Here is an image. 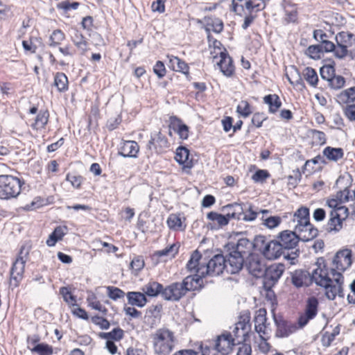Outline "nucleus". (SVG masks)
Segmentation results:
<instances>
[{"instance_id":"a878e982","label":"nucleus","mask_w":355,"mask_h":355,"mask_svg":"<svg viewBox=\"0 0 355 355\" xmlns=\"http://www.w3.org/2000/svg\"><path fill=\"white\" fill-rule=\"evenodd\" d=\"M139 146L135 141H125L120 148L119 154L123 157H137Z\"/></svg>"},{"instance_id":"4d7b16f0","label":"nucleus","mask_w":355,"mask_h":355,"mask_svg":"<svg viewBox=\"0 0 355 355\" xmlns=\"http://www.w3.org/2000/svg\"><path fill=\"white\" fill-rule=\"evenodd\" d=\"M313 37L320 44H334L328 40V35L321 29L315 30L313 33Z\"/></svg>"},{"instance_id":"f257e3e1","label":"nucleus","mask_w":355,"mask_h":355,"mask_svg":"<svg viewBox=\"0 0 355 355\" xmlns=\"http://www.w3.org/2000/svg\"><path fill=\"white\" fill-rule=\"evenodd\" d=\"M316 263L317 268L311 274V282L324 288L325 295L330 300H334L337 295L344 297L343 275L334 268L329 269L322 258L318 259Z\"/></svg>"},{"instance_id":"8fccbe9b","label":"nucleus","mask_w":355,"mask_h":355,"mask_svg":"<svg viewBox=\"0 0 355 355\" xmlns=\"http://www.w3.org/2000/svg\"><path fill=\"white\" fill-rule=\"evenodd\" d=\"M101 337L103 338H105L107 340H120L123 338L124 336L123 330L121 328H115L112 331L107 333H101L100 334Z\"/></svg>"},{"instance_id":"c9c22d12","label":"nucleus","mask_w":355,"mask_h":355,"mask_svg":"<svg viewBox=\"0 0 355 355\" xmlns=\"http://www.w3.org/2000/svg\"><path fill=\"white\" fill-rule=\"evenodd\" d=\"M251 245V243L248 239L242 238L238 240L236 244L232 243H229L228 247L232 251L239 252V254L244 257L247 254L245 250L249 249Z\"/></svg>"},{"instance_id":"37998d69","label":"nucleus","mask_w":355,"mask_h":355,"mask_svg":"<svg viewBox=\"0 0 355 355\" xmlns=\"http://www.w3.org/2000/svg\"><path fill=\"white\" fill-rule=\"evenodd\" d=\"M302 75L306 81L312 87H316L318 83V76L315 70L310 67H306Z\"/></svg>"},{"instance_id":"393cba45","label":"nucleus","mask_w":355,"mask_h":355,"mask_svg":"<svg viewBox=\"0 0 355 355\" xmlns=\"http://www.w3.org/2000/svg\"><path fill=\"white\" fill-rule=\"evenodd\" d=\"M26 263L19 260H15L10 270V284L14 282V285L17 286L19 282L23 278Z\"/></svg>"},{"instance_id":"6e6d98bb","label":"nucleus","mask_w":355,"mask_h":355,"mask_svg":"<svg viewBox=\"0 0 355 355\" xmlns=\"http://www.w3.org/2000/svg\"><path fill=\"white\" fill-rule=\"evenodd\" d=\"M179 247L175 244L171 245L165 248L162 250H158L155 252V255L161 257L164 256H171L172 257H175L176 254L178 252Z\"/></svg>"},{"instance_id":"aec40b11","label":"nucleus","mask_w":355,"mask_h":355,"mask_svg":"<svg viewBox=\"0 0 355 355\" xmlns=\"http://www.w3.org/2000/svg\"><path fill=\"white\" fill-rule=\"evenodd\" d=\"M347 218H344L343 214H338L336 211H331L329 213V219L327 224V230L329 232H338L343 228V221Z\"/></svg>"},{"instance_id":"0e129e2a","label":"nucleus","mask_w":355,"mask_h":355,"mask_svg":"<svg viewBox=\"0 0 355 355\" xmlns=\"http://www.w3.org/2000/svg\"><path fill=\"white\" fill-rule=\"evenodd\" d=\"M60 294L67 303L71 304V305H76V297L71 293L67 287H61L60 288Z\"/></svg>"},{"instance_id":"f3484780","label":"nucleus","mask_w":355,"mask_h":355,"mask_svg":"<svg viewBox=\"0 0 355 355\" xmlns=\"http://www.w3.org/2000/svg\"><path fill=\"white\" fill-rule=\"evenodd\" d=\"M291 282L297 288L309 286L312 284L311 273L306 270H295L291 272Z\"/></svg>"},{"instance_id":"864d4df0","label":"nucleus","mask_w":355,"mask_h":355,"mask_svg":"<svg viewBox=\"0 0 355 355\" xmlns=\"http://www.w3.org/2000/svg\"><path fill=\"white\" fill-rule=\"evenodd\" d=\"M87 302L89 306L93 309L101 312L103 315L107 314V309L101 304L95 295L92 294V295L89 296L87 297Z\"/></svg>"},{"instance_id":"0eeeda50","label":"nucleus","mask_w":355,"mask_h":355,"mask_svg":"<svg viewBox=\"0 0 355 355\" xmlns=\"http://www.w3.org/2000/svg\"><path fill=\"white\" fill-rule=\"evenodd\" d=\"M285 266L282 263H273L266 267L262 276L263 288L270 291L278 282L283 275Z\"/></svg>"},{"instance_id":"bb28decb","label":"nucleus","mask_w":355,"mask_h":355,"mask_svg":"<svg viewBox=\"0 0 355 355\" xmlns=\"http://www.w3.org/2000/svg\"><path fill=\"white\" fill-rule=\"evenodd\" d=\"M205 277V276H199L197 273L186 277L182 282L186 293L201 288L203 283L202 278Z\"/></svg>"},{"instance_id":"4be33fe9","label":"nucleus","mask_w":355,"mask_h":355,"mask_svg":"<svg viewBox=\"0 0 355 355\" xmlns=\"http://www.w3.org/2000/svg\"><path fill=\"white\" fill-rule=\"evenodd\" d=\"M277 326L276 336L277 337H287L296 330V327L282 318H275Z\"/></svg>"},{"instance_id":"3c124183","label":"nucleus","mask_w":355,"mask_h":355,"mask_svg":"<svg viewBox=\"0 0 355 355\" xmlns=\"http://www.w3.org/2000/svg\"><path fill=\"white\" fill-rule=\"evenodd\" d=\"M266 214H262L261 220L263 224L270 229L277 227L282 221V219L278 216H266Z\"/></svg>"},{"instance_id":"c756f323","label":"nucleus","mask_w":355,"mask_h":355,"mask_svg":"<svg viewBox=\"0 0 355 355\" xmlns=\"http://www.w3.org/2000/svg\"><path fill=\"white\" fill-rule=\"evenodd\" d=\"M205 31L216 33H220L223 29V23L221 19L215 17H205L204 18Z\"/></svg>"},{"instance_id":"4468645a","label":"nucleus","mask_w":355,"mask_h":355,"mask_svg":"<svg viewBox=\"0 0 355 355\" xmlns=\"http://www.w3.org/2000/svg\"><path fill=\"white\" fill-rule=\"evenodd\" d=\"M236 345L237 343L236 340H234L232 334L229 331H224L217 336L214 348L218 352L229 354L232 351L233 347Z\"/></svg>"},{"instance_id":"052dcab7","label":"nucleus","mask_w":355,"mask_h":355,"mask_svg":"<svg viewBox=\"0 0 355 355\" xmlns=\"http://www.w3.org/2000/svg\"><path fill=\"white\" fill-rule=\"evenodd\" d=\"M162 306L160 304L150 306L146 313V317L154 318L155 319H159L161 317V311Z\"/></svg>"},{"instance_id":"58836bf2","label":"nucleus","mask_w":355,"mask_h":355,"mask_svg":"<svg viewBox=\"0 0 355 355\" xmlns=\"http://www.w3.org/2000/svg\"><path fill=\"white\" fill-rule=\"evenodd\" d=\"M324 46H309L305 51V54L311 59L320 60L324 56Z\"/></svg>"},{"instance_id":"7c9ffc66","label":"nucleus","mask_w":355,"mask_h":355,"mask_svg":"<svg viewBox=\"0 0 355 355\" xmlns=\"http://www.w3.org/2000/svg\"><path fill=\"white\" fill-rule=\"evenodd\" d=\"M128 302L131 306L144 307L148 302V300L142 292L131 291L126 294Z\"/></svg>"},{"instance_id":"bf43d9fd","label":"nucleus","mask_w":355,"mask_h":355,"mask_svg":"<svg viewBox=\"0 0 355 355\" xmlns=\"http://www.w3.org/2000/svg\"><path fill=\"white\" fill-rule=\"evenodd\" d=\"M328 83L332 89H339L344 87L345 79L342 76L334 74Z\"/></svg>"},{"instance_id":"a211bd4d","label":"nucleus","mask_w":355,"mask_h":355,"mask_svg":"<svg viewBox=\"0 0 355 355\" xmlns=\"http://www.w3.org/2000/svg\"><path fill=\"white\" fill-rule=\"evenodd\" d=\"M168 147V140L160 132L155 134L154 137L151 136V139L148 144V148L149 150L153 148L156 153H162Z\"/></svg>"},{"instance_id":"49530a36","label":"nucleus","mask_w":355,"mask_h":355,"mask_svg":"<svg viewBox=\"0 0 355 355\" xmlns=\"http://www.w3.org/2000/svg\"><path fill=\"white\" fill-rule=\"evenodd\" d=\"M293 220L297 224H302L303 222L309 221V209L307 207H302L298 209L293 215Z\"/></svg>"},{"instance_id":"79ce46f5","label":"nucleus","mask_w":355,"mask_h":355,"mask_svg":"<svg viewBox=\"0 0 355 355\" xmlns=\"http://www.w3.org/2000/svg\"><path fill=\"white\" fill-rule=\"evenodd\" d=\"M53 85L60 92L67 91L68 89V78L67 76L64 73L58 72L55 75Z\"/></svg>"},{"instance_id":"338daca9","label":"nucleus","mask_w":355,"mask_h":355,"mask_svg":"<svg viewBox=\"0 0 355 355\" xmlns=\"http://www.w3.org/2000/svg\"><path fill=\"white\" fill-rule=\"evenodd\" d=\"M268 242L264 236L259 235L255 237L253 245L254 248L263 254L264 247L268 244Z\"/></svg>"},{"instance_id":"412c9836","label":"nucleus","mask_w":355,"mask_h":355,"mask_svg":"<svg viewBox=\"0 0 355 355\" xmlns=\"http://www.w3.org/2000/svg\"><path fill=\"white\" fill-rule=\"evenodd\" d=\"M204 263L205 260H202V254L198 250H196L193 252L187 262V268L190 272L197 273L199 276H203L199 271L202 266H205Z\"/></svg>"},{"instance_id":"5fc2aeb1","label":"nucleus","mask_w":355,"mask_h":355,"mask_svg":"<svg viewBox=\"0 0 355 355\" xmlns=\"http://www.w3.org/2000/svg\"><path fill=\"white\" fill-rule=\"evenodd\" d=\"M107 295L112 300L116 301L117 300L122 299L125 295V292L114 286H107Z\"/></svg>"},{"instance_id":"2f4dec72","label":"nucleus","mask_w":355,"mask_h":355,"mask_svg":"<svg viewBox=\"0 0 355 355\" xmlns=\"http://www.w3.org/2000/svg\"><path fill=\"white\" fill-rule=\"evenodd\" d=\"M168 58V67L173 71L182 72L184 74L189 73V66L187 64L181 60L180 58L175 56H169Z\"/></svg>"},{"instance_id":"c03bdc74","label":"nucleus","mask_w":355,"mask_h":355,"mask_svg":"<svg viewBox=\"0 0 355 355\" xmlns=\"http://www.w3.org/2000/svg\"><path fill=\"white\" fill-rule=\"evenodd\" d=\"M337 44H353L355 43V34L349 31H341L336 36Z\"/></svg>"},{"instance_id":"a18cd8bd","label":"nucleus","mask_w":355,"mask_h":355,"mask_svg":"<svg viewBox=\"0 0 355 355\" xmlns=\"http://www.w3.org/2000/svg\"><path fill=\"white\" fill-rule=\"evenodd\" d=\"M49 117V113L46 110H41L35 121V123L33 125V128L35 129L42 128L47 124Z\"/></svg>"},{"instance_id":"a19ab883","label":"nucleus","mask_w":355,"mask_h":355,"mask_svg":"<svg viewBox=\"0 0 355 355\" xmlns=\"http://www.w3.org/2000/svg\"><path fill=\"white\" fill-rule=\"evenodd\" d=\"M326 205L332 209L331 211H343V215L344 218H347L349 215V209L345 206H342L340 200L336 197L327 200Z\"/></svg>"},{"instance_id":"13d9d810","label":"nucleus","mask_w":355,"mask_h":355,"mask_svg":"<svg viewBox=\"0 0 355 355\" xmlns=\"http://www.w3.org/2000/svg\"><path fill=\"white\" fill-rule=\"evenodd\" d=\"M236 112L244 118L249 116L252 113L249 103L246 101H241L237 105Z\"/></svg>"},{"instance_id":"f03ea898","label":"nucleus","mask_w":355,"mask_h":355,"mask_svg":"<svg viewBox=\"0 0 355 355\" xmlns=\"http://www.w3.org/2000/svg\"><path fill=\"white\" fill-rule=\"evenodd\" d=\"M152 338L154 352L158 355H168L177 341L174 332L165 327L157 329Z\"/></svg>"},{"instance_id":"f704fd0d","label":"nucleus","mask_w":355,"mask_h":355,"mask_svg":"<svg viewBox=\"0 0 355 355\" xmlns=\"http://www.w3.org/2000/svg\"><path fill=\"white\" fill-rule=\"evenodd\" d=\"M67 227L66 226H58L55 227L46 240V245L49 247L54 246L58 241L62 240L63 236L67 234Z\"/></svg>"},{"instance_id":"c85d7f7f","label":"nucleus","mask_w":355,"mask_h":355,"mask_svg":"<svg viewBox=\"0 0 355 355\" xmlns=\"http://www.w3.org/2000/svg\"><path fill=\"white\" fill-rule=\"evenodd\" d=\"M223 210L226 211L229 220H242V215H243V206L242 204L236 202L233 204H229L223 207Z\"/></svg>"},{"instance_id":"423d86ee","label":"nucleus","mask_w":355,"mask_h":355,"mask_svg":"<svg viewBox=\"0 0 355 355\" xmlns=\"http://www.w3.org/2000/svg\"><path fill=\"white\" fill-rule=\"evenodd\" d=\"M204 263L199 271L203 276H218L225 270V257L221 254H215L209 261L205 260Z\"/></svg>"},{"instance_id":"f8f14e48","label":"nucleus","mask_w":355,"mask_h":355,"mask_svg":"<svg viewBox=\"0 0 355 355\" xmlns=\"http://www.w3.org/2000/svg\"><path fill=\"white\" fill-rule=\"evenodd\" d=\"M186 294L182 282H173L164 288L162 297L167 301L178 302Z\"/></svg>"},{"instance_id":"ea45409f","label":"nucleus","mask_w":355,"mask_h":355,"mask_svg":"<svg viewBox=\"0 0 355 355\" xmlns=\"http://www.w3.org/2000/svg\"><path fill=\"white\" fill-rule=\"evenodd\" d=\"M207 218L214 223L216 222L217 223L218 228L227 225L230 221L227 214L225 215H223L214 211H210L208 213Z\"/></svg>"},{"instance_id":"680f3d73","label":"nucleus","mask_w":355,"mask_h":355,"mask_svg":"<svg viewBox=\"0 0 355 355\" xmlns=\"http://www.w3.org/2000/svg\"><path fill=\"white\" fill-rule=\"evenodd\" d=\"M320 73L323 80H326L329 82L335 74V69L331 65H324L320 68Z\"/></svg>"},{"instance_id":"2eb2a0df","label":"nucleus","mask_w":355,"mask_h":355,"mask_svg":"<svg viewBox=\"0 0 355 355\" xmlns=\"http://www.w3.org/2000/svg\"><path fill=\"white\" fill-rule=\"evenodd\" d=\"M295 231L299 241L307 242L315 239L318 234V230L310 222H303L296 224Z\"/></svg>"},{"instance_id":"e433bc0d","label":"nucleus","mask_w":355,"mask_h":355,"mask_svg":"<svg viewBox=\"0 0 355 355\" xmlns=\"http://www.w3.org/2000/svg\"><path fill=\"white\" fill-rule=\"evenodd\" d=\"M337 101L340 104L355 102V86L346 89L338 94Z\"/></svg>"},{"instance_id":"e2e57ef3","label":"nucleus","mask_w":355,"mask_h":355,"mask_svg":"<svg viewBox=\"0 0 355 355\" xmlns=\"http://www.w3.org/2000/svg\"><path fill=\"white\" fill-rule=\"evenodd\" d=\"M270 177L268 171L263 169H258L252 176V179L254 182L263 183Z\"/></svg>"},{"instance_id":"4c0bfd02","label":"nucleus","mask_w":355,"mask_h":355,"mask_svg":"<svg viewBox=\"0 0 355 355\" xmlns=\"http://www.w3.org/2000/svg\"><path fill=\"white\" fill-rule=\"evenodd\" d=\"M263 102L268 105L269 112L270 113H275L282 106V102L278 95L268 94L264 96Z\"/></svg>"},{"instance_id":"ddd939ff","label":"nucleus","mask_w":355,"mask_h":355,"mask_svg":"<svg viewBox=\"0 0 355 355\" xmlns=\"http://www.w3.org/2000/svg\"><path fill=\"white\" fill-rule=\"evenodd\" d=\"M334 269L336 272H344L352 264V251L349 249H344L338 251L334 256L332 261Z\"/></svg>"},{"instance_id":"9d476101","label":"nucleus","mask_w":355,"mask_h":355,"mask_svg":"<svg viewBox=\"0 0 355 355\" xmlns=\"http://www.w3.org/2000/svg\"><path fill=\"white\" fill-rule=\"evenodd\" d=\"M318 300L315 297H310L306 300L304 313L300 315L298 318V324L302 328L306 326L309 322L313 320L318 314Z\"/></svg>"},{"instance_id":"603ef678","label":"nucleus","mask_w":355,"mask_h":355,"mask_svg":"<svg viewBox=\"0 0 355 355\" xmlns=\"http://www.w3.org/2000/svg\"><path fill=\"white\" fill-rule=\"evenodd\" d=\"M31 352L39 355H52L53 347L46 343H38L31 349Z\"/></svg>"},{"instance_id":"09e8293b","label":"nucleus","mask_w":355,"mask_h":355,"mask_svg":"<svg viewBox=\"0 0 355 355\" xmlns=\"http://www.w3.org/2000/svg\"><path fill=\"white\" fill-rule=\"evenodd\" d=\"M326 53H333L338 58H343L347 54V46H324Z\"/></svg>"},{"instance_id":"6ab92c4d","label":"nucleus","mask_w":355,"mask_h":355,"mask_svg":"<svg viewBox=\"0 0 355 355\" xmlns=\"http://www.w3.org/2000/svg\"><path fill=\"white\" fill-rule=\"evenodd\" d=\"M175 159L180 164L183 165V170L188 173L193 166V160L189 159V150L184 146H179L176 149Z\"/></svg>"},{"instance_id":"20e7f679","label":"nucleus","mask_w":355,"mask_h":355,"mask_svg":"<svg viewBox=\"0 0 355 355\" xmlns=\"http://www.w3.org/2000/svg\"><path fill=\"white\" fill-rule=\"evenodd\" d=\"M298 250L292 251L291 253L286 252L277 241H270L264 247L263 255L269 260L276 259L282 255L284 259L291 260V264H294V260L298 257Z\"/></svg>"},{"instance_id":"39448f33","label":"nucleus","mask_w":355,"mask_h":355,"mask_svg":"<svg viewBox=\"0 0 355 355\" xmlns=\"http://www.w3.org/2000/svg\"><path fill=\"white\" fill-rule=\"evenodd\" d=\"M215 53L213 55L214 60L218 58L219 55V60L216 62L220 71L227 77H231L234 73V66L232 58L229 55L225 49H221L220 46H213V50L211 51V54Z\"/></svg>"},{"instance_id":"cd10ccee","label":"nucleus","mask_w":355,"mask_h":355,"mask_svg":"<svg viewBox=\"0 0 355 355\" xmlns=\"http://www.w3.org/2000/svg\"><path fill=\"white\" fill-rule=\"evenodd\" d=\"M164 287L162 284L155 281H150L141 288L142 292L148 297H157L159 295L162 296Z\"/></svg>"},{"instance_id":"72a5a7b5","label":"nucleus","mask_w":355,"mask_h":355,"mask_svg":"<svg viewBox=\"0 0 355 355\" xmlns=\"http://www.w3.org/2000/svg\"><path fill=\"white\" fill-rule=\"evenodd\" d=\"M322 154L328 160L336 162L343 157L344 150L341 148L327 146L324 148Z\"/></svg>"},{"instance_id":"b1692460","label":"nucleus","mask_w":355,"mask_h":355,"mask_svg":"<svg viewBox=\"0 0 355 355\" xmlns=\"http://www.w3.org/2000/svg\"><path fill=\"white\" fill-rule=\"evenodd\" d=\"M170 128L177 132L181 139H187L189 137V127L183 123L177 116L170 117Z\"/></svg>"},{"instance_id":"6e6552de","label":"nucleus","mask_w":355,"mask_h":355,"mask_svg":"<svg viewBox=\"0 0 355 355\" xmlns=\"http://www.w3.org/2000/svg\"><path fill=\"white\" fill-rule=\"evenodd\" d=\"M245 268L256 278L262 277L266 268L265 260L257 254H250L245 260Z\"/></svg>"},{"instance_id":"69168bd1","label":"nucleus","mask_w":355,"mask_h":355,"mask_svg":"<svg viewBox=\"0 0 355 355\" xmlns=\"http://www.w3.org/2000/svg\"><path fill=\"white\" fill-rule=\"evenodd\" d=\"M266 310L265 309H259L255 313L254 318V325L259 326L263 323H266Z\"/></svg>"},{"instance_id":"7ed1b4c3","label":"nucleus","mask_w":355,"mask_h":355,"mask_svg":"<svg viewBox=\"0 0 355 355\" xmlns=\"http://www.w3.org/2000/svg\"><path fill=\"white\" fill-rule=\"evenodd\" d=\"M23 182L17 178L8 175H0V199L16 198L21 192Z\"/></svg>"},{"instance_id":"dca6fc26","label":"nucleus","mask_w":355,"mask_h":355,"mask_svg":"<svg viewBox=\"0 0 355 355\" xmlns=\"http://www.w3.org/2000/svg\"><path fill=\"white\" fill-rule=\"evenodd\" d=\"M278 243L281 244L283 250L288 252L289 250H293L299 242L295 231L284 230L279 233Z\"/></svg>"},{"instance_id":"de8ad7c7","label":"nucleus","mask_w":355,"mask_h":355,"mask_svg":"<svg viewBox=\"0 0 355 355\" xmlns=\"http://www.w3.org/2000/svg\"><path fill=\"white\" fill-rule=\"evenodd\" d=\"M340 325L338 324L334 327L331 333L325 332L322 337L321 341L324 347H329L334 340L336 336L340 334Z\"/></svg>"},{"instance_id":"473e14b6","label":"nucleus","mask_w":355,"mask_h":355,"mask_svg":"<svg viewBox=\"0 0 355 355\" xmlns=\"http://www.w3.org/2000/svg\"><path fill=\"white\" fill-rule=\"evenodd\" d=\"M185 218L181 214H172L167 219V224L170 229L173 230H184L186 225L184 224Z\"/></svg>"},{"instance_id":"774afa93","label":"nucleus","mask_w":355,"mask_h":355,"mask_svg":"<svg viewBox=\"0 0 355 355\" xmlns=\"http://www.w3.org/2000/svg\"><path fill=\"white\" fill-rule=\"evenodd\" d=\"M144 265V260L141 256H135L130 263L131 268L136 272L140 271Z\"/></svg>"},{"instance_id":"9b49d317","label":"nucleus","mask_w":355,"mask_h":355,"mask_svg":"<svg viewBox=\"0 0 355 355\" xmlns=\"http://www.w3.org/2000/svg\"><path fill=\"white\" fill-rule=\"evenodd\" d=\"M225 270L229 274L239 273L245 268L244 257L239 252L230 251L225 257Z\"/></svg>"},{"instance_id":"5701e85b","label":"nucleus","mask_w":355,"mask_h":355,"mask_svg":"<svg viewBox=\"0 0 355 355\" xmlns=\"http://www.w3.org/2000/svg\"><path fill=\"white\" fill-rule=\"evenodd\" d=\"M243 215H242V220L246 222H251L254 220L259 214H268L269 211L267 209H261L251 204L243 205Z\"/></svg>"},{"instance_id":"1a4fd4ad","label":"nucleus","mask_w":355,"mask_h":355,"mask_svg":"<svg viewBox=\"0 0 355 355\" xmlns=\"http://www.w3.org/2000/svg\"><path fill=\"white\" fill-rule=\"evenodd\" d=\"M250 315L248 311L243 313L239 317V320L235 324L232 332L234 340H236L237 345L245 340V336L250 330Z\"/></svg>"}]
</instances>
